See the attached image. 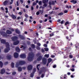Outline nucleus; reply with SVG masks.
Instances as JSON below:
<instances>
[{"label":"nucleus","instance_id":"1","mask_svg":"<svg viewBox=\"0 0 79 79\" xmlns=\"http://www.w3.org/2000/svg\"><path fill=\"white\" fill-rule=\"evenodd\" d=\"M34 54L33 52H29L27 59L29 61H31L34 58Z\"/></svg>","mask_w":79,"mask_h":79},{"label":"nucleus","instance_id":"2","mask_svg":"<svg viewBox=\"0 0 79 79\" xmlns=\"http://www.w3.org/2000/svg\"><path fill=\"white\" fill-rule=\"evenodd\" d=\"M6 48L5 49L4 52L5 53H7L8 52V51L10 50V44L8 43H6Z\"/></svg>","mask_w":79,"mask_h":79},{"label":"nucleus","instance_id":"3","mask_svg":"<svg viewBox=\"0 0 79 79\" xmlns=\"http://www.w3.org/2000/svg\"><path fill=\"white\" fill-rule=\"evenodd\" d=\"M46 69V67H43L42 68V70H40L39 72V74H41L43 72H44V71H46V70L45 69Z\"/></svg>","mask_w":79,"mask_h":79},{"label":"nucleus","instance_id":"4","mask_svg":"<svg viewBox=\"0 0 79 79\" xmlns=\"http://www.w3.org/2000/svg\"><path fill=\"white\" fill-rule=\"evenodd\" d=\"M1 35L3 36V37H8L9 35H7V34H6V33H5V32L4 31H2L1 32Z\"/></svg>","mask_w":79,"mask_h":79},{"label":"nucleus","instance_id":"5","mask_svg":"<svg viewBox=\"0 0 79 79\" xmlns=\"http://www.w3.org/2000/svg\"><path fill=\"white\" fill-rule=\"evenodd\" d=\"M48 2V0H43V3H44V5L43 6L44 7H46L47 6V4L45 3H47Z\"/></svg>","mask_w":79,"mask_h":79},{"label":"nucleus","instance_id":"6","mask_svg":"<svg viewBox=\"0 0 79 79\" xmlns=\"http://www.w3.org/2000/svg\"><path fill=\"white\" fill-rule=\"evenodd\" d=\"M49 7L52 8V6H51V5H55V2L54 1H49Z\"/></svg>","mask_w":79,"mask_h":79},{"label":"nucleus","instance_id":"7","mask_svg":"<svg viewBox=\"0 0 79 79\" xmlns=\"http://www.w3.org/2000/svg\"><path fill=\"white\" fill-rule=\"evenodd\" d=\"M43 64H45L47 63V59L46 58H43L42 60Z\"/></svg>","mask_w":79,"mask_h":79},{"label":"nucleus","instance_id":"8","mask_svg":"<svg viewBox=\"0 0 79 79\" xmlns=\"http://www.w3.org/2000/svg\"><path fill=\"white\" fill-rule=\"evenodd\" d=\"M11 39L13 41H16L18 40V37L15 36L12 37Z\"/></svg>","mask_w":79,"mask_h":79},{"label":"nucleus","instance_id":"9","mask_svg":"<svg viewBox=\"0 0 79 79\" xmlns=\"http://www.w3.org/2000/svg\"><path fill=\"white\" fill-rule=\"evenodd\" d=\"M20 58H23L24 59V58H26V54H23L20 55Z\"/></svg>","mask_w":79,"mask_h":79},{"label":"nucleus","instance_id":"10","mask_svg":"<svg viewBox=\"0 0 79 79\" xmlns=\"http://www.w3.org/2000/svg\"><path fill=\"white\" fill-rule=\"evenodd\" d=\"M25 64L26 62L23 61H20L19 62V64L20 65H23V64Z\"/></svg>","mask_w":79,"mask_h":79},{"label":"nucleus","instance_id":"11","mask_svg":"<svg viewBox=\"0 0 79 79\" xmlns=\"http://www.w3.org/2000/svg\"><path fill=\"white\" fill-rule=\"evenodd\" d=\"M19 37H20L21 39L22 40H24L25 39V37L23 35H19Z\"/></svg>","mask_w":79,"mask_h":79},{"label":"nucleus","instance_id":"12","mask_svg":"<svg viewBox=\"0 0 79 79\" xmlns=\"http://www.w3.org/2000/svg\"><path fill=\"white\" fill-rule=\"evenodd\" d=\"M27 69L28 71L32 69V66L31 65L28 66L27 67Z\"/></svg>","mask_w":79,"mask_h":79},{"label":"nucleus","instance_id":"13","mask_svg":"<svg viewBox=\"0 0 79 79\" xmlns=\"http://www.w3.org/2000/svg\"><path fill=\"white\" fill-rule=\"evenodd\" d=\"M1 42L2 44H6V43H8V42H6V41L3 39L1 40Z\"/></svg>","mask_w":79,"mask_h":79},{"label":"nucleus","instance_id":"14","mask_svg":"<svg viewBox=\"0 0 79 79\" xmlns=\"http://www.w3.org/2000/svg\"><path fill=\"white\" fill-rule=\"evenodd\" d=\"M5 73V69H1L0 73L1 74H3Z\"/></svg>","mask_w":79,"mask_h":79},{"label":"nucleus","instance_id":"15","mask_svg":"<svg viewBox=\"0 0 79 79\" xmlns=\"http://www.w3.org/2000/svg\"><path fill=\"white\" fill-rule=\"evenodd\" d=\"M42 56H40L37 58V60L38 61H40L42 60Z\"/></svg>","mask_w":79,"mask_h":79},{"label":"nucleus","instance_id":"16","mask_svg":"<svg viewBox=\"0 0 79 79\" xmlns=\"http://www.w3.org/2000/svg\"><path fill=\"white\" fill-rule=\"evenodd\" d=\"M18 56H19L18 53H17V52H15L14 53V56L15 58H17L18 57Z\"/></svg>","mask_w":79,"mask_h":79},{"label":"nucleus","instance_id":"17","mask_svg":"<svg viewBox=\"0 0 79 79\" xmlns=\"http://www.w3.org/2000/svg\"><path fill=\"white\" fill-rule=\"evenodd\" d=\"M8 0H6L3 2V5L5 6L8 5Z\"/></svg>","mask_w":79,"mask_h":79},{"label":"nucleus","instance_id":"18","mask_svg":"<svg viewBox=\"0 0 79 79\" xmlns=\"http://www.w3.org/2000/svg\"><path fill=\"white\" fill-rule=\"evenodd\" d=\"M16 41L14 42V45H18L19 43V41L18 40H16Z\"/></svg>","mask_w":79,"mask_h":79},{"label":"nucleus","instance_id":"19","mask_svg":"<svg viewBox=\"0 0 79 79\" xmlns=\"http://www.w3.org/2000/svg\"><path fill=\"white\" fill-rule=\"evenodd\" d=\"M15 50L17 52H20V49L19 47H16L15 48Z\"/></svg>","mask_w":79,"mask_h":79},{"label":"nucleus","instance_id":"20","mask_svg":"<svg viewBox=\"0 0 79 79\" xmlns=\"http://www.w3.org/2000/svg\"><path fill=\"white\" fill-rule=\"evenodd\" d=\"M6 33L7 34H11V33H12V32L11 31L8 30L6 31Z\"/></svg>","mask_w":79,"mask_h":79},{"label":"nucleus","instance_id":"21","mask_svg":"<svg viewBox=\"0 0 79 79\" xmlns=\"http://www.w3.org/2000/svg\"><path fill=\"white\" fill-rule=\"evenodd\" d=\"M15 31L16 34H20V31L18 29H15Z\"/></svg>","mask_w":79,"mask_h":79},{"label":"nucleus","instance_id":"22","mask_svg":"<svg viewBox=\"0 0 79 79\" xmlns=\"http://www.w3.org/2000/svg\"><path fill=\"white\" fill-rule=\"evenodd\" d=\"M11 18H13V19H16V17L13 14H12V15H11Z\"/></svg>","mask_w":79,"mask_h":79},{"label":"nucleus","instance_id":"23","mask_svg":"<svg viewBox=\"0 0 79 79\" xmlns=\"http://www.w3.org/2000/svg\"><path fill=\"white\" fill-rule=\"evenodd\" d=\"M18 71H19V72H21V71H22V68L21 67H19L18 68Z\"/></svg>","mask_w":79,"mask_h":79},{"label":"nucleus","instance_id":"24","mask_svg":"<svg viewBox=\"0 0 79 79\" xmlns=\"http://www.w3.org/2000/svg\"><path fill=\"white\" fill-rule=\"evenodd\" d=\"M0 68H2L3 67V63L1 61H0Z\"/></svg>","mask_w":79,"mask_h":79},{"label":"nucleus","instance_id":"25","mask_svg":"<svg viewBox=\"0 0 79 79\" xmlns=\"http://www.w3.org/2000/svg\"><path fill=\"white\" fill-rule=\"evenodd\" d=\"M39 11L40 12V13H41V14H42V13H44V10L43 9H42V10H39Z\"/></svg>","mask_w":79,"mask_h":79},{"label":"nucleus","instance_id":"26","mask_svg":"<svg viewBox=\"0 0 79 79\" xmlns=\"http://www.w3.org/2000/svg\"><path fill=\"white\" fill-rule=\"evenodd\" d=\"M31 47H32V48H35V44H31Z\"/></svg>","mask_w":79,"mask_h":79},{"label":"nucleus","instance_id":"27","mask_svg":"<svg viewBox=\"0 0 79 79\" xmlns=\"http://www.w3.org/2000/svg\"><path fill=\"white\" fill-rule=\"evenodd\" d=\"M34 73L32 72L30 75L31 77H34Z\"/></svg>","mask_w":79,"mask_h":79},{"label":"nucleus","instance_id":"28","mask_svg":"<svg viewBox=\"0 0 79 79\" xmlns=\"http://www.w3.org/2000/svg\"><path fill=\"white\" fill-rule=\"evenodd\" d=\"M20 48H23V50H25L26 49V47L24 46L23 45H22L21 47H20Z\"/></svg>","mask_w":79,"mask_h":79},{"label":"nucleus","instance_id":"29","mask_svg":"<svg viewBox=\"0 0 79 79\" xmlns=\"http://www.w3.org/2000/svg\"><path fill=\"white\" fill-rule=\"evenodd\" d=\"M52 61V59L51 58H49L48 60V63H50V62Z\"/></svg>","mask_w":79,"mask_h":79},{"label":"nucleus","instance_id":"30","mask_svg":"<svg viewBox=\"0 0 79 79\" xmlns=\"http://www.w3.org/2000/svg\"><path fill=\"white\" fill-rule=\"evenodd\" d=\"M14 65H15V64L13 63H11V68H14Z\"/></svg>","mask_w":79,"mask_h":79},{"label":"nucleus","instance_id":"31","mask_svg":"<svg viewBox=\"0 0 79 79\" xmlns=\"http://www.w3.org/2000/svg\"><path fill=\"white\" fill-rule=\"evenodd\" d=\"M65 8H71V6H69H69H68L67 5L65 6Z\"/></svg>","mask_w":79,"mask_h":79},{"label":"nucleus","instance_id":"32","mask_svg":"<svg viewBox=\"0 0 79 79\" xmlns=\"http://www.w3.org/2000/svg\"><path fill=\"white\" fill-rule=\"evenodd\" d=\"M12 74L13 76H15L16 74V72H13L12 73Z\"/></svg>","mask_w":79,"mask_h":79},{"label":"nucleus","instance_id":"33","mask_svg":"<svg viewBox=\"0 0 79 79\" xmlns=\"http://www.w3.org/2000/svg\"><path fill=\"white\" fill-rule=\"evenodd\" d=\"M6 57L8 60H11V56H7Z\"/></svg>","mask_w":79,"mask_h":79},{"label":"nucleus","instance_id":"34","mask_svg":"<svg viewBox=\"0 0 79 79\" xmlns=\"http://www.w3.org/2000/svg\"><path fill=\"white\" fill-rule=\"evenodd\" d=\"M58 15L59 16H62V15H63V12H61L60 13H59Z\"/></svg>","mask_w":79,"mask_h":79},{"label":"nucleus","instance_id":"35","mask_svg":"<svg viewBox=\"0 0 79 79\" xmlns=\"http://www.w3.org/2000/svg\"><path fill=\"white\" fill-rule=\"evenodd\" d=\"M40 64H38L37 65V68L38 70V71H39V66H40Z\"/></svg>","mask_w":79,"mask_h":79},{"label":"nucleus","instance_id":"36","mask_svg":"<svg viewBox=\"0 0 79 79\" xmlns=\"http://www.w3.org/2000/svg\"><path fill=\"white\" fill-rule=\"evenodd\" d=\"M67 24H69V22H66L65 23V25H66Z\"/></svg>","mask_w":79,"mask_h":79},{"label":"nucleus","instance_id":"37","mask_svg":"<svg viewBox=\"0 0 79 79\" xmlns=\"http://www.w3.org/2000/svg\"><path fill=\"white\" fill-rule=\"evenodd\" d=\"M44 56L46 57V58H48L49 57V55L48 54H45L44 55Z\"/></svg>","mask_w":79,"mask_h":79},{"label":"nucleus","instance_id":"38","mask_svg":"<svg viewBox=\"0 0 79 79\" xmlns=\"http://www.w3.org/2000/svg\"><path fill=\"white\" fill-rule=\"evenodd\" d=\"M5 10H6V13H8V8L7 7H6L5 8Z\"/></svg>","mask_w":79,"mask_h":79},{"label":"nucleus","instance_id":"39","mask_svg":"<svg viewBox=\"0 0 79 79\" xmlns=\"http://www.w3.org/2000/svg\"><path fill=\"white\" fill-rule=\"evenodd\" d=\"M35 71H36V69H35V68L33 69L32 73H35Z\"/></svg>","mask_w":79,"mask_h":79},{"label":"nucleus","instance_id":"40","mask_svg":"<svg viewBox=\"0 0 79 79\" xmlns=\"http://www.w3.org/2000/svg\"><path fill=\"white\" fill-rule=\"evenodd\" d=\"M69 49V47H66L65 48V49L64 50L65 51H66V50H68Z\"/></svg>","mask_w":79,"mask_h":79},{"label":"nucleus","instance_id":"41","mask_svg":"<svg viewBox=\"0 0 79 79\" xmlns=\"http://www.w3.org/2000/svg\"><path fill=\"white\" fill-rule=\"evenodd\" d=\"M44 50H45V51L46 52H48V48H45Z\"/></svg>","mask_w":79,"mask_h":79},{"label":"nucleus","instance_id":"42","mask_svg":"<svg viewBox=\"0 0 79 79\" xmlns=\"http://www.w3.org/2000/svg\"><path fill=\"white\" fill-rule=\"evenodd\" d=\"M66 39H67V40H69V41H70V40H71V39H69V37H68V36H66Z\"/></svg>","mask_w":79,"mask_h":79},{"label":"nucleus","instance_id":"43","mask_svg":"<svg viewBox=\"0 0 79 79\" xmlns=\"http://www.w3.org/2000/svg\"><path fill=\"white\" fill-rule=\"evenodd\" d=\"M37 45L39 47H40V45H41V44H40L39 43H37Z\"/></svg>","mask_w":79,"mask_h":79},{"label":"nucleus","instance_id":"44","mask_svg":"<svg viewBox=\"0 0 79 79\" xmlns=\"http://www.w3.org/2000/svg\"><path fill=\"white\" fill-rule=\"evenodd\" d=\"M53 32H52V34H50L49 35H50V37H52V36H53V35H54V34H53Z\"/></svg>","mask_w":79,"mask_h":79},{"label":"nucleus","instance_id":"45","mask_svg":"<svg viewBox=\"0 0 79 79\" xmlns=\"http://www.w3.org/2000/svg\"><path fill=\"white\" fill-rule=\"evenodd\" d=\"M11 2H10V5H11L13 4V0H11Z\"/></svg>","mask_w":79,"mask_h":79},{"label":"nucleus","instance_id":"46","mask_svg":"<svg viewBox=\"0 0 79 79\" xmlns=\"http://www.w3.org/2000/svg\"><path fill=\"white\" fill-rule=\"evenodd\" d=\"M44 74L43 73L42 74L41 76V77L42 78H43V77H44Z\"/></svg>","mask_w":79,"mask_h":79},{"label":"nucleus","instance_id":"47","mask_svg":"<svg viewBox=\"0 0 79 79\" xmlns=\"http://www.w3.org/2000/svg\"><path fill=\"white\" fill-rule=\"evenodd\" d=\"M8 62L7 61L5 62L4 63V64H5V65H6L7 64H8Z\"/></svg>","mask_w":79,"mask_h":79},{"label":"nucleus","instance_id":"48","mask_svg":"<svg viewBox=\"0 0 79 79\" xmlns=\"http://www.w3.org/2000/svg\"><path fill=\"white\" fill-rule=\"evenodd\" d=\"M36 15H40L39 11H38L36 13Z\"/></svg>","mask_w":79,"mask_h":79},{"label":"nucleus","instance_id":"49","mask_svg":"<svg viewBox=\"0 0 79 79\" xmlns=\"http://www.w3.org/2000/svg\"><path fill=\"white\" fill-rule=\"evenodd\" d=\"M16 4L17 6H19V1H17L16 2Z\"/></svg>","mask_w":79,"mask_h":79},{"label":"nucleus","instance_id":"50","mask_svg":"<svg viewBox=\"0 0 79 79\" xmlns=\"http://www.w3.org/2000/svg\"><path fill=\"white\" fill-rule=\"evenodd\" d=\"M44 47H47V44H44Z\"/></svg>","mask_w":79,"mask_h":79},{"label":"nucleus","instance_id":"51","mask_svg":"<svg viewBox=\"0 0 79 79\" xmlns=\"http://www.w3.org/2000/svg\"><path fill=\"white\" fill-rule=\"evenodd\" d=\"M25 18H28V15H27V14H25Z\"/></svg>","mask_w":79,"mask_h":79},{"label":"nucleus","instance_id":"52","mask_svg":"<svg viewBox=\"0 0 79 79\" xmlns=\"http://www.w3.org/2000/svg\"><path fill=\"white\" fill-rule=\"evenodd\" d=\"M73 56L71 55H69V58H73Z\"/></svg>","mask_w":79,"mask_h":79},{"label":"nucleus","instance_id":"53","mask_svg":"<svg viewBox=\"0 0 79 79\" xmlns=\"http://www.w3.org/2000/svg\"><path fill=\"white\" fill-rule=\"evenodd\" d=\"M54 11H52L50 13V14L51 15H52V14H54Z\"/></svg>","mask_w":79,"mask_h":79},{"label":"nucleus","instance_id":"54","mask_svg":"<svg viewBox=\"0 0 79 79\" xmlns=\"http://www.w3.org/2000/svg\"><path fill=\"white\" fill-rule=\"evenodd\" d=\"M20 2H21V4L23 3V0H20Z\"/></svg>","mask_w":79,"mask_h":79},{"label":"nucleus","instance_id":"55","mask_svg":"<svg viewBox=\"0 0 79 79\" xmlns=\"http://www.w3.org/2000/svg\"><path fill=\"white\" fill-rule=\"evenodd\" d=\"M73 4H76V3H77V1H75L73 2Z\"/></svg>","mask_w":79,"mask_h":79},{"label":"nucleus","instance_id":"56","mask_svg":"<svg viewBox=\"0 0 79 79\" xmlns=\"http://www.w3.org/2000/svg\"><path fill=\"white\" fill-rule=\"evenodd\" d=\"M39 4L40 5H41V4H42V1H40L39 2Z\"/></svg>","mask_w":79,"mask_h":79},{"label":"nucleus","instance_id":"57","mask_svg":"<svg viewBox=\"0 0 79 79\" xmlns=\"http://www.w3.org/2000/svg\"><path fill=\"white\" fill-rule=\"evenodd\" d=\"M36 49H37V50H40V47H39V46H37L36 47Z\"/></svg>","mask_w":79,"mask_h":79},{"label":"nucleus","instance_id":"58","mask_svg":"<svg viewBox=\"0 0 79 79\" xmlns=\"http://www.w3.org/2000/svg\"><path fill=\"white\" fill-rule=\"evenodd\" d=\"M70 35L69 37L70 38V39H71V37H73V36H74V35Z\"/></svg>","mask_w":79,"mask_h":79},{"label":"nucleus","instance_id":"59","mask_svg":"<svg viewBox=\"0 0 79 79\" xmlns=\"http://www.w3.org/2000/svg\"><path fill=\"white\" fill-rule=\"evenodd\" d=\"M56 65H53V68H56Z\"/></svg>","mask_w":79,"mask_h":79},{"label":"nucleus","instance_id":"60","mask_svg":"<svg viewBox=\"0 0 79 79\" xmlns=\"http://www.w3.org/2000/svg\"><path fill=\"white\" fill-rule=\"evenodd\" d=\"M19 15H22V14H23V13H22L21 12H19Z\"/></svg>","mask_w":79,"mask_h":79},{"label":"nucleus","instance_id":"61","mask_svg":"<svg viewBox=\"0 0 79 79\" xmlns=\"http://www.w3.org/2000/svg\"><path fill=\"white\" fill-rule=\"evenodd\" d=\"M22 69H23L24 70H25L26 69V67H22Z\"/></svg>","mask_w":79,"mask_h":79},{"label":"nucleus","instance_id":"62","mask_svg":"<svg viewBox=\"0 0 79 79\" xmlns=\"http://www.w3.org/2000/svg\"><path fill=\"white\" fill-rule=\"evenodd\" d=\"M68 13V10H65L64 11V13Z\"/></svg>","mask_w":79,"mask_h":79},{"label":"nucleus","instance_id":"63","mask_svg":"<svg viewBox=\"0 0 79 79\" xmlns=\"http://www.w3.org/2000/svg\"><path fill=\"white\" fill-rule=\"evenodd\" d=\"M1 9L2 10H3V11H4V8H3V7H1Z\"/></svg>","mask_w":79,"mask_h":79},{"label":"nucleus","instance_id":"64","mask_svg":"<svg viewBox=\"0 0 79 79\" xmlns=\"http://www.w3.org/2000/svg\"><path fill=\"white\" fill-rule=\"evenodd\" d=\"M71 70L72 71H73H73H74V69H71Z\"/></svg>","mask_w":79,"mask_h":79}]
</instances>
